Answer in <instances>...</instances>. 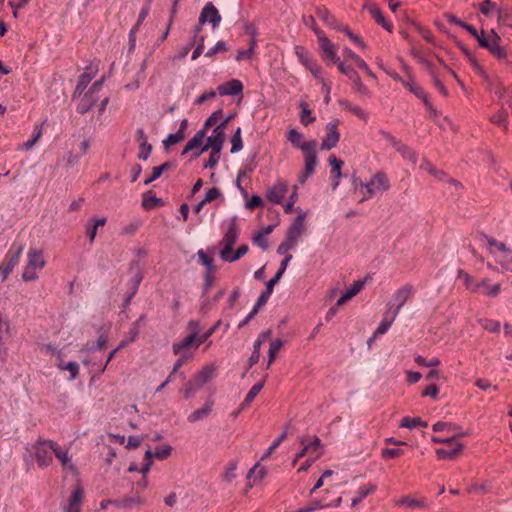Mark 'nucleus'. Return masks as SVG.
Segmentation results:
<instances>
[{"label": "nucleus", "mask_w": 512, "mask_h": 512, "mask_svg": "<svg viewBox=\"0 0 512 512\" xmlns=\"http://www.w3.org/2000/svg\"><path fill=\"white\" fill-rule=\"evenodd\" d=\"M231 153H237L243 148V142L241 138V128L238 127L231 138Z\"/></svg>", "instance_id": "54"}, {"label": "nucleus", "mask_w": 512, "mask_h": 512, "mask_svg": "<svg viewBox=\"0 0 512 512\" xmlns=\"http://www.w3.org/2000/svg\"><path fill=\"white\" fill-rule=\"evenodd\" d=\"M402 85L411 93H413L417 98L421 99L429 111H433V106L428 99L427 93L420 86L415 84L413 80L402 81Z\"/></svg>", "instance_id": "21"}, {"label": "nucleus", "mask_w": 512, "mask_h": 512, "mask_svg": "<svg viewBox=\"0 0 512 512\" xmlns=\"http://www.w3.org/2000/svg\"><path fill=\"white\" fill-rule=\"evenodd\" d=\"M172 447L168 444L163 445L160 448H157L154 452V457L159 460H165L171 455Z\"/></svg>", "instance_id": "63"}, {"label": "nucleus", "mask_w": 512, "mask_h": 512, "mask_svg": "<svg viewBox=\"0 0 512 512\" xmlns=\"http://www.w3.org/2000/svg\"><path fill=\"white\" fill-rule=\"evenodd\" d=\"M396 150H397V152H399L401 154V156L404 159L411 162L412 164H416L417 159H418L417 154L415 151L410 149L408 146L400 144Z\"/></svg>", "instance_id": "51"}, {"label": "nucleus", "mask_w": 512, "mask_h": 512, "mask_svg": "<svg viewBox=\"0 0 512 512\" xmlns=\"http://www.w3.org/2000/svg\"><path fill=\"white\" fill-rule=\"evenodd\" d=\"M22 244L14 243L5 256V263L0 267L2 273V281H5L16 265L19 263L20 256L23 252Z\"/></svg>", "instance_id": "5"}, {"label": "nucleus", "mask_w": 512, "mask_h": 512, "mask_svg": "<svg viewBox=\"0 0 512 512\" xmlns=\"http://www.w3.org/2000/svg\"><path fill=\"white\" fill-rule=\"evenodd\" d=\"M376 489H377V486L372 483H368V484L361 486L357 490L355 497L352 498L351 505L353 507H355L360 502H362L369 494L375 492Z\"/></svg>", "instance_id": "31"}, {"label": "nucleus", "mask_w": 512, "mask_h": 512, "mask_svg": "<svg viewBox=\"0 0 512 512\" xmlns=\"http://www.w3.org/2000/svg\"><path fill=\"white\" fill-rule=\"evenodd\" d=\"M500 37L493 30L480 32L478 43L481 47L487 49L497 59H505L507 53L503 47L499 45Z\"/></svg>", "instance_id": "3"}, {"label": "nucleus", "mask_w": 512, "mask_h": 512, "mask_svg": "<svg viewBox=\"0 0 512 512\" xmlns=\"http://www.w3.org/2000/svg\"><path fill=\"white\" fill-rule=\"evenodd\" d=\"M495 261L504 271L512 272V250L508 247L499 255H496Z\"/></svg>", "instance_id": "35"}, {"label": "nucleus", "mask_w": 512, "mask_h": 512, "mask_svg": "<svg viewBox=\"0 0 512 512\" xmlns=\"http://www.w3.org/2000/svg\"><path fill=\"white\" fill-rule=\"evenodd\" d=\"M297 199H298V186L295 185L293 187L292 194L290 195L287 203L284 206L285 213L289 214L292 212L294 204L296 203Z\"/></svg>", "instance_id": "61"}, {"label": "nucleus", "mask_w": 512, "mask_h": 512, "mask_svg": "<svg viewBox=\"0 0 512 512\" xmlns=\"http://www.w3.org/2000/svg\"><path fill=\"white\" fill-rule=\"evenodd\" d=\"M305 230V215H298L290 225L286 236L298 242V239Z\"/></svg>", "instance_id": "23"}, {"label": "nucleus", "mask_w": 512, "mask_h": 512, "mask_svg": "<svg viewBox=\"0 0 512 512\" xmlns=\"http://www.w3.org/2000/svg\"><path fill=\"white\" fill-rule=\"evenodd\" d=\"M343 53L346 57L352 59L360 69L364 70L368 76L373 78L375 77V74L369 68L367 63L362 58H360L356 53H354L351 49L344 48Z\"/></svg>", "instance_id": "37"}, {"label": "nucleus", "mask_w": 512, "mask_h": 512, "mask_svg": "<svg viewBox=\"0 0 512 512\" xmlns=\"http://www.w3.org/2000/svg\"><path fill=\"white\" fill-rule=\"evenodd\" d=\"M317 39L322 52L323 60L328 64H336L339 61L336 46L325 36L322 31H317Z\"/></svg>", "instance_id": "7"}, {"label": "nucleus", "mask_w": 512, "mask_h": 512, "mask_svg": "<svg viewBox=\"0 0 512 512\" xmlns=\"http://www.w3.org/2000/svg\"><path fill=\"white\" fill-rule=\"evenodd\" d=\"M283 346V341L280 339L273 340L269 345V351H268V363L267 367H269L275 360L278 351Z\"/></svg>", "instance_id": "50"}, {"label": "nucleus", "mask_w": 512, "mask_h": 512, "mask_svg": "<svg viewBox=\"0 0 512 512\" xmlns=\"http://www.w3.org/2000/svg\"><path fill=\"white\" fill-rule=\"evenodd\" d=\"M295 54L299 60V62L307 69L309 68L315 61L311 57L310 53L302 46L295 47Z\"/></svg>", "instance_id": "42"}, {"label": "nucleus", "mask_w": 512, "mask_h": 512, "mask_svg": "<svg viewBox=\"0 0 512 512\" xmlns=\"http://www.w3.org/2000/svg\"><path fill=\"white\" fill-rule=\"evenodd\" d=\"M256 45H257V40L255 38H252L248 49L237 51L236 61L241 62L244 60H251V58L255 52Z\"/></svg>", "instance_id": "44"}, {"label": "nucleus", "mask_w": 512, "mask_h": 512, "mask_svg": "<svg viewBox=\"0 0 512 512\" xmlns=\"http://www.w3.org/2000/svg\"><path fill=\"white\" fill-rule=\"evenodd\" d=\"M45 264L43 252L30 249L27 253V263L22 272V279L24 281H34L37 278L36 271L42 269Z\"/></svg>", "instance_id": "2"}, {"label": "nucleus", "mask_w": 512, "mask_h": 512, "mask_svg": "<svg viewBox=\"0 0 512 512\" xmlns=\"http://www.w3.org/2000/svg\"><path fill=\"white\" fill-rule=\"evenodd\" d=\"M221 20V15L219 14L217 8L213 5L212 2H208L205 4L198 19L200 25L209 23L212 25L213 29L219 26Z\"/></svg>", "instance_id": "11"}, {"label": "nucleus", "mask_w": 512, "mask_h": 512, "mask_svg": "<svg viewBox=\"0 0 512 512\" xmlns=\"http://www.w3.org/2000/svg\"><path fill=\"white\" fill-rule=\"evenodd\" d=\"M360 187L366 188L367 195L360 202L368 198L380 196L390 189V181L387 175L380 171L375 173L366 183L360 182Z\"/></svg>", "instance_id": "1"}, {"label": "nucleus", "mask_w": 512, "mask_h": 512, "mask_svg": "<svg viewBox=\"0 0 512 512\" xmlns=\"http://www.w3.org/2000/svg\"><path fill=\"white\" fill-rule=\"evenodd\" d=\"M287 192L288 185L284 181H278L271 188H269L266 197L270 202L274 204H280L282 203Z\"/></svg>", "instance_id": "17"}, {"label": "nucleus", "mask_w": 512, "mask_h": 512, "mask_svg": "<svg viewBox=\"0 0 512 512\" xmlns=\"http://www.w3.org/2000/svg\"><path fill=\"white\" fill-rule=\"evenodd\" d=\"M340 31L344 32L351 41H353L356 45H358L360 48L365 49L366 45L365 43L358 37L357 35L353 34L352 31L345 26H340Z\"/></svg>", "instance_id": "62"}, {"label": "nucleus", "mask_w": 512, "mask_h": 512, "mask_svg": "<svg viewBox=\"0 0 512 512\" xmlns=\"http://www.w3.org/2000/svg\"><path fill=\"white\" fill-rule=\"evenodd\" d=\"M228 50L227 43L225 41H218L212 48H210L205 54L206 57H213L217 53L226 52Z\"/></svg>", "instance_id": "59"}, {"label": "nucleus", "mask_w": 512, "mask_h": 512, "mask_svg": "<svg viewBox=\"0 0 512 512\" xmlns=\"http://www.w3.org/2000/svg\"><path fill=\"white\" fill-rule=\"evenodd\" d=\"M287 139L297 148L302 151L311 150L313 147L317 146L316 140L303 141L302 134L295 128H292L288 131Z\"/></svg>", "instance_id": "15"}, {"label": "nucleus", "mask_w": 512, "mask_h": 512, "mask_svg": "<svg viewBox=\"0 0 512 512\" xmlns=\"http://www.w3.org/2000/svg\"><path fill=\"white\" fill-rule=\"evenodd\" d=\"M98 94L91 93L89 89L84 95L80 98L79 103L77 105V112L80 114H85L91 110L96 101L98 100Z\"/></svg>", "instance_id": "25"}, {"label": "nucleus", "mask_w": 512, "mask_h": 512, "mask_svg": "<svg viewBox=\"0 0 512 512\" xmlns=\"http://www.w3.org/2000/svg\"><path fill=\"white\" fill-rule=\"evenodd\" d=\"M459 277L463 280L464 285L467 289L471 290L472 292H479L481 286H486L489 279L484 278L479 282H474L473 278L464 271H459Z\"/></svg>", "instance_id": "28"}, {"label": "nucleus", "mask_w": 512, "mask_h": 512, "mask_svg": "<svg viewBox=\"0 0 512 512\" xmlns=\"http://www.w3.org/2000/svg\"><path fill=\"white\" fill-rule=\"evenodd\" d=\"M292 260V255H287L281 262V265L276 274L266 283V289L260 295V302L268 301L271 294L273 293L274 286L279 282L283 276L289 262Z\"/></svg>", "instance_id": "9"}, {"label": "nucleus", "mask_w": 512, "mask_h": 512, "mask_svg": "<svg viewBox=\"0 0 512 512\" xmlns=\"http://www.w3.org/2000/svg\"><path fill=\"white\" fill-rule=\"evenodd\" d=\"M395 505H397L399 507L404 506L407 508L416 509V508H425L426 502L424 499H414L410 496H405V497L396 499Z\"/></svg>", "instance_id": "32"}, {"label": "nucleus", "mask_w": 512, "mask_h": 512, "mask_svg": "<svg viewBox=\"0 0 512 512\" xmlns=\"http://www.w3.org/2000/svg\"><path fill=\"white\" fill-rule=\"evenodd\" d=\"M317 16L328 26L334 29H340L338 22L335 20L333 15L328 11L325 7H317L316 9Z\"/></svg>", "instance_id": "38"}, {"label": "nucleus", "mask_w": 512, "mask_h": 512, "mask_svg": "<svg viewBox=\"0 0 512 512\" xmlns=\"http://www.w3.org/2000/svg\"><path fill=\"white\" fill-rule=\"evenodd\" d=\"M299 443L304 449L307 448V454H314V459L320 458L324 454L323 444L318 436H313L311 441H308L305 437L299 438Z\"/></svg>", "instance_id": "16"}, {"label": "nucleus", "mask_w": 512, "mask_h": 512, "mask_svg": "<svg viewBox=\"0 0 512 512\" xmlns=\"http://www.w3.org/2000/svg\"><path fill=\"white\" fill-rule=\"evenodd\" d=\"M341 105L344 106L345 109L349 110L351 113L359 117L360 119L366 120L368 114L361 107L352 105L348 102H341Z\"/></svg>", "instance_id": "56"}, {"label": "nucleus", "mask_w": 512, "mask_h": 512, "mask_svg": "<svg viewBox=\"0 0 512 512\" xmlns=\"http://www.w3.org/2000/svg\"><path fill=\"white\" fill-rule=\"evenodd\" d=\"M463 444L457 442L452 449H437L436 455L440 460L454 459L462 450Z\"/></svg>", "instance_id": "39"}, {"label": "nucleus", "mask_w": 512, "mask_h": 512, "mask_svg": "<svg viewBox=\"0 0 512 512\" xmlns=\"http://www.w3.org/2000/svg\"><path fill=\"white\" fill-rule=\"evenodd\" d=\"M339 121L337 119L327 123L326 125V136L323 138L321 143V149L329 151L334 148L340 139V133L338 131Z\"/></svg>", "instance_id": "10"}, {"label": "nucleus", "mask_w": 512, "mask_h": 512, "mask_svg": "<svg viewBox=\"0 0 512 512\" xmlns=\"http://www.w3.org/2000/svg\"><path fill=\"white\" fill-rule=\"evenodd\" d=\"M267 474L266 468L256 463L248 472L247 478L254 479V481L262 480Z\"/></svg>", "instance_id": "46"}, {"label": "nucleus", "mask_w": 512, "mask_h": 512, "mask_svg": "<svg viewBox=\"0 0 512 512\" xmlns=\"http://www.w3.org/2000/svg\"><path fill=\"white\" fill-rule=\"evenodd\" d=\"M238 237L239 230L237 229L236 219L233 218L230 221L229 226L221 241L222 249L220 250V258H222V255H226L227 252H231Z\"/></svg>", "instance_id": "8"}, {"label": "nucleus", "mask_w": 512, "mask_h": 512, "mask_svg": "<svg viewBox=\"0 0 512 512\" xmlns=\"http://www.w3.org/2000/svg\"><path fill=\"white\" fill-rule=\"evenodd\" d=\"M236 469H237V462L231 461L228 464V466L226 467L225 472L223 474L224 481L231 483L236 477V474H235Z\"/></svg>", "instance_id": "58"}, {"label": "nucleus", "mask_w": 512, "mask_h": 512, "mask_svg": "<svg viewBox=\"0 0 512 512\" xmlns=\"http://www.w3.org/2000/svg\"><path fill=\"white\" fill-rule=\"evenodd\" d=\"M205 151H207L205 130L201 129L197 131L196 134L187 142L182 151V155H186L191 152V159H196Z\"/></svg>", "instance_id": "6"}, {"label": "nucleus", "mask_w": 512, "mask_h": 512, "mask_svg": "<svg viewBox=\"0 0 512 512\" xmlns=\"http://www.w3.org/2000/svg\"><path fill=\"white\" fill-rule=\"evenodd\" d=\"M329 164L331 166V173L333 174V178L340 179L342 177V167L344 162L340 159H337L334 155L329 157Z\"/></svg>", "instance_id": "48"}, {"label": "nucleus", "mask_w": 512, "mask_h": 512, "mask_svg": "<svg viewBox=\"0 0 512 512\" xmlns=\"http://www.w3.org/2000/svg\"><path fill=\"white\" fill-rule=\"evenodd\" d=\"M365 281L364 280H358L354 282L346 291L345 293L337 300V306H342L347 301L352 299L354 296H356L364 287Z\"/></svg>", "instance_id": "27"}, {"label": "nucleus", "mask_w": 512, "mask_h": 512, "mask_svg": "<svg viewBox=\"0 0 512 512\" xmlns=\"http://www.w3.org/2000/svg\"><path fill=\"white\" fill-rule=\"evenodd\" d=\"M304 152V171L307 174H313L315 172L316 166L318 164V159L316 155V147H313L311 150H306Z\"/></svg>", "instance_id": "30"}, {"label": "nucleus", "mask_w": 512, "mask_h": 512, "mask_svg": "<svg viewBox=\"0 0 512 512\" xmlns=\"http://www.w3.org/2000/svg\"><path fill=\"white\" fill-rule=\"evenodd\" d=\"M55 457L59 460L62 465V468L71 472L76 470L75 465L72 463V460L69 456V448L61 447L56 442H54V454Z\"/></svg>", "instance_id": "18"}, {"label": "nucleus", "mask_w": 512, "mask_h": 512, "mask_svg": "<svg viewBox=\"0 0 512 512\" xmlns=\"http://www.w3.org/2000/svg\"><path fill=\"white\" fill-rule=\"evenodd\" d=\"M364 9H366L369 14L373 17L377 24L381 25L388 32H392V25L386 21L383 16L380 8L374 3H366L364 5Z\"/></svg>", "instance_id": "22"}, {"label": "nucleus", "mask_w": 512, "mask_h": 512, "mask_svg": "<svg viewBox=\"0 0 512 512\" xmlns=\"http://www.w3.org/2000/svg\"><path fill=\"white\" fill-rule=\"evenodd\" d=\"M54 441L39 439L34 445V456L39 467H48L53 462Z\"/></svg>", "instance_id": "4"}, {"label": "nucleus", "mask_w": 512, "mask_h": 512, "mask_svg": "<svg viewBox=\"0 0 512 512\" xmlns=\"http://www.w3.org/2000/svg\"><path fill=\"white\" fill-rule=\"evenodd\" d=\"M217 368L214 364H208L202 367L191 379L193 383L202 388L206 383L216 377Z\"/></svg>", "instance_id": "12"}, {"label": "nucleus", "mask_w": 512, "mask_h": 512, "mask_svg": "<svg viewBox=\"0 0 512 512\" xmlns=\"http://www.w3.org/2000/svg\"><path fill=\"white\" fill-rule=\"evenodd\" d=\"M412 294V286L404 285L394 292L388 306L400 311Z\"/></svg>", "instance_id": "14"}, {"label": "nucleus", "mask_w": 512, "mask_h": 512, "mask_svg": "<svg viewBox=\"0 0 512 512\" xmlns=\"http://www.w3.org/2000/svg\"><path fill=\"white\" fill-rule=\"evenodd\" d=\"M287 435L288 428L285 427L283 432L272 442L270 447L266 450L261 460L268 458L274 452V450L287 438Z\"/></svg>", "instance_id": "47"}, {"label": "nucleus", "mask_w": 512, "mask_h": 512, "mask_svg": "<svg viewBox=\"0 0 512 512\" xmlns=\"http://www.w3.org/2000/svg\"><path fill=\"white\" fill-rule=\"evenodd\" d=\"M399 426L402 427V428L413 429V428H415L417 426L426 427L427 426V422L423 421L419 417L411 418L409 416H406V417H404L401 420Z\"/></svg>", "instance_id": "45"}, {"label": "nucleus", "mask_w": 512, "mask_h": 512, "mask_svg": "<svg viewBox=\"0 0 512 512\" xmlns=\"http://www.w3.org/2000/svg\"><path fill=\"white\" fill-rule=\"evenodd\" d=\"M198 343V338L195 335H188L184 339L179 342H176L172 346V350L174 354H180L181 352L187 350L189 347Z\"/></svg>", "instance_id": "34"}, {"label": "nucleus", "mask_w": 512, "mask_h": 512, "mask_svg": "<svg viewBox=\"0 0 512 512\" xmlns=\"http://www.w3.org/2000/svg\"><path fill=\"white\" fill-rule=\"evenodd\" d=\"M225 139V133L221 130V128H216L213 130L211 136L206 139L207 150L211 149V151L221 152L223 143Z\"/></svg>", "instance_id": "24"}, {"label": "nucleus", "mask_w": 512, "mask_h": 512, "mask_svg": "<svg viewBox=\"0 0 512 512\" xmlns=\"http://www.w3.org/2000/svg\"><path fill=\"white\" fill-rule=\"evenodd\" d=\"M217 90L223 96H236L242 93L243 84L238 79H232L218 86Z\"/></svg>", "instance_id": "20"}, {"label": "nucleus", "mask_w": 512, "mask_h": 512, "mask_svg": "<svg viewBox=\"0 0 512 512\" xmlns=\"http://www.w3.org/2000/svg\"><path fill=\"white\" fill-rule=\"evenodd\" d=\"M83 498V489L81 487H76L72 491L67 503L62 506V512H80Z\"/></svg>", "instance_id": "13"}, {"label": "nucleus", "mask_w": 512, "mask_h": 512, "mask_svg": "<svg viewBox=\"0 0 512 512\" xmlns=\"http://www.w3.org/2000/svg\"><path fill=\"white\" fill-rule=\"evenodd\" d=\"M264 384L262 382L260 383H256L254 384L251 389L249 390V392L247 393L242 405H241V408H245L246 406H248L253 400L254 398L260 393V391L262 390Z\"/></svg>", "instance_id": "49"}, {"label": "nucleus", "mask_w": 512, "mask_h": 512, "mask_svg": "<svg viewBox=\"0 0 512 512\" xmlns=\"http://www.w3.org/2000/svg\"><path fill=\"white\" fill-rule=\"evenodd\" d=\"M192 358V355H189L187 353H183L177 361L174 363L172 371L170 372L167 379L156 389V393L161 392L169 383L172 382L174 374L180 369V367L184 364L185 361Z\"/></svg>", "instance_id": "29"}, {"label": "nucleus", "mask_w": 512, "mask_h": 512, "mask_svg": "<svg viewBox=\"0 0 512 512\" xmlns=\"http://www.w3.org/2000/svg\"><path fill=\"white\" fill-rule=\"evenodd\" d=\"M301 107H302V112L300 115L301 123L303 125H308V124L312 123L315 120V117L312 116L311 111L308 109V107L304 103L301 104Z\"/></svg>", "instance_id": "64"}, {"label": "nucleus", "mask_w": 512, "mask_h": 512, "mask_svg": "<svg viewBox=\"0 0 512 512\" xmlns=\"http://www.w3.org/2000/svg\"><path fill=\"white\" fill-rule=\"evenodd\" d=\"M483 241L489 252L494 256L496 259V255H499V253L503 252L507 246L503 242H499L498 240L484 236Z\"/></svg>", "instance_id": "33"}, {"label": "nucleus", "mask_w": 512, "mask_h": 512, "mask_svg": "<svg viewBox=\"0 0 512 512\" xmlns=\"http://www.w3.org/2000/svg\"><path fill=\"white\" fill-rule=\"evenodd\" d=\"M211 410H212V403H207L204 407L199 408V409L195 410L194 412H192L188 416L187 420L191 423L203 420L210 414Z\"/></svg>", "instance_id": "41"}, {"label": "nucleus", "mask_w": 512, "mask_h": 512, "mask_svg": "<svg viewBox=\"0 0 512 512\" xmlns=\"http://www.w3.org/2000/svg\"><path fill=\"white\" fill-rule=\"evenodd\" d=\"M95 75V70L89 66L85 68V71L79 76L77 85L75 87L73 98L80 97L88 84L92 81Z\"/></svg>", "instance_id": "19"}, {"label": "nucleus", "mask_w": 512, "mask_h": 512, "mask_svg": "<svg viewBox=\"0 0 512 512\" xmlns=\"http://www.w3.org/2000/svg\"><path fill=\"white\" fill-rule=\"evenodd\" d=\"M490 121L505 131L509 128L508 112L505 109H499L496 113L490 116Z\"/></svg>", "instance_id": "40"}, {"label": "nucleus", "mask_w": 512, "mask_h": 512, "mask_svg": "<svg viewBox=\"0 0 512 512\" xmlns=\"http://www.w3.org/2000/svg\"><path fill=\"white\" fill-rule=\"evenodd\" d=\"M248 251L247 245H241L238 247L236 251L231 250V252H227L226 255H222V260L225 262H235L239 260L241 257H243Z\"/></svg>", "instance_id": "43"}, {"label": "nucleus", "mask_w": 512, "mask_h": 512, "mask_svg": "<svg viewBox=\"0 0 512 512\" xmlns=\"http://www.w3.org/2000/svg\"><path fill=\"white\" fill-rule=\"evenodd\" d=\"M490 282V280L488 281ZM482 289V293L485 295V296H488V297H497L501 291V285L499 283H495V284H492L490 285L489 283H487L486 286H481L480 287V290Z\"/></svg>", "instance_id": "55"}, {"label": "nucleus", "mask_w": 512, "mask_h": 512, "mask_svg": "<svg viewBox=\"0 0 512 512\" xmlns=\"http://www.w3.org/2000/svg\"><path fill=\"white\" fill-rule=\"evenodd\" d=\"M42 136V129L41 128H38L33 137L28 140L27 142L23 143V144H20L18 146V149L19 150H30L34 147V145L38 142V140L41 138Z\"/></svg>", "instance_id": "57"}, {"label": "nucleus", "mask_w": 512, "mask_h": 512, "mask_svg": "<svg viewBox=\"0 0 512 512\" xmlns=\"http://www.w3.org/2000/svg\"><path fill=\"white\" fill-rule=\"evenodd\" d=\"M59 369L61 370H67L70 373L69 380H74L79 375V365L75 361H70L66 364H63L62 362L58 364Z\"/></svg>", "instance_id": "53"}, {"label": "nucleus", "mask_w": 512, "mask_h": 512, "mask_svg": "<svg viewBox=\"0 0 512 512\" xmlns=\"http://www.w3.org/2000/svg\"><path fill=\"white\" fill-rule=\"evenodd\" d=\"M352 86H353V89L361 96L363 97H371V92L369 91V89L363 84V82L361 81L359 75H357L356 77H354L352 80Z\"/></svg>", "instance_id": "52"}, {"label": "nucleus", "mask_w": 512, "mask_h": 512, "mask_svg": "<svg viewBox=\"0 0 512 512\" xmlns=\"http://www.w3.org/2000/svg\"><path fill=\"white\" fill-rule=\"evenodd\" d=\"M145 502V499L139 495L127 496L120 500H115L114 505L119 508L129 509L136 505H141Z\"/></svg>", "instance_id": "36"}, {"label": "nucleus", "mask_w": 512, "mask_h": 512, "mask_svg": "<svg viewBox=\"0 0 512 512\" xmlns=\"http://www.w3.org/2000/svg\"><path fill=\"white\" fill-rule=\"evenodd\" d=\"M198 258L201 261V263L206 267L207 272H213L214 265H213V258L207 256V254L203 250H199L197 252Z\"/></svg>", "instance_id": "60"}, {"label": "nucleus", "mask_w": 512, "mask_h": 512, "mask_svg": "<svg viewBox=\"0 0 512 512\" xmlns=\"http://www.w3.org/2000/svg\"><path fill=\"white\" fill-rule=\"evenodd\" d=\"M187 126H188L187 119H182L180 122V127H179L178 131L175 133L169 134L166 137V139L163 140L164 146L169 147V146L175 145V144L183 141L185 138Z\"/></svg>", "instance_id": "26"}]
</instances>
